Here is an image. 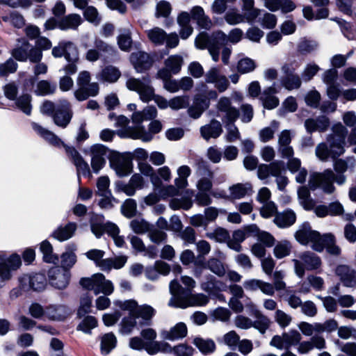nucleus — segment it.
Returning a JSON list of instances; mask_svg holds the SVG:
<instances>
[{
	"instance_id": "obj_1",
	"label": "nucleus",
	"mask_w": 356,
	"mask_h": 356,
	"mask_svg": "<svg viewBox=\"0 0 356 356\" xmlns=\"http://www.w3.org/2000/svg\"><path fill=\"white\" fill-rule=\"evenodd\" d=\"M332 134L327 138L328 145L325 143L318 144L316 148V155L321 161H325L331 159L334 160V170L326 169L323 175L327 180H335V182L341 185L346 181L343 173L347 170L348 163L345 160L338 159V157L345 152L346 138L348 130L341 123L333 125Z\"/></svg>"
},
{
	"instance_id": "obj_2",
	"label": "nucleus",
	"mask_w": 356,
	"mask_h": 356,
	"mask_svg": "<svg viewBox=\"0 0 356 356\" xmlns=\"http://www.w3.org/2000/svg\"><path fill=\"white\" fill-rule=\"evenodd\" d=\"M172 298L168 305L175 308L186 309L189 307H202L207 305L209 299L204 293L193 294L191 289H184L179 282L173 280L170 283Z\"/></svg>"
},
{
	"instance_id": "obj_3",
	"label": "nucleus",
	"mask_w": 356,
	"mask_h": 356,
	"mask_svg": "<svg viewBox=\"0 0 356 356\" xmlns=\"http://www.w3.org/2000/svg\"><path fill=\"white\" fill-rule=\"evenodd\" d=\"M148 157L147 152L143 148H136L133 153L119 152L113 154L110 159V165L120 177L128 176L133 171L134 158L145 161Z\"/></svg>"
},
{
	"instance_id": "obj_4",
	"label": "nucleus",
	"mask_w": 356,
	"mask_h": 356,
	"mask_svg": "<svg viewBox=\"0 0 356 356\" xmlns=\"http://www.w3.org/2000/svg\"><path fill=\"white\" fill-rule=\"evenodd\" d=\"M51 54L54 58L64 57L67 63L63 70L67 75L74 74L77 72V63L79 60V50L75 44L71 41L61 40L56 46L52 47Z\"/></svg>"
},
{
	"instance_id": "obj_5",
	"label": "nucleus",
	"mask_w": 356,
	"mask_h": 356,
	"mask_svg": "<svg viewBox=\"0 0 356 356\" xmlns=\"http://www.w3.org/2000/svg\"><path fill=\"white\" fill-rule=\"evenodd\" d=\"M19 286L22 291H33L41 292L45 289L47 280L43 273L24 274L18 278Z\"/></svg>"
},
{
	"instance_id": "obj_6",
	"label": "nucleus",
	"mask_w": 356,
	"mask_h": 356,
	"mask_svg": "<svg viewBox=\"0 0 356 356\" xmlns=\"http://www.w3.org/2000/svg\"><path fill=\"white\" fill-rule=\"evenodd\" d=\"M73 110L70 102L65 99H60L57 104V108L51 117L55 125L62 129L66 128L73 117Z\"/></svg>"
},
{
	"instance_id": "obj_7",
	"label": "nucleus",
	"mask_w": 356,
	"mask_h": 356,
	"mask_svg": "<svg viewBox=\"0 0 356 356\" xmlns=\"http://www.w3.org/2000/svg\"><path fill=\"white\" fill-rule=\"evenodd\" d=\"M91 167L94 173L97 174L106 164V158L111 159V156L117 153L111 152L110 149L102 144H95L90 147Z\"/></svg>"
},
{
	"instance_id": "obj_8",
	"label": "nucleus",
	"mask_w": 356,
	"mask_h": 356,
	"mask_svg": "<svg viewBox=\"0 0 356 356\" xmlns=\"http://www.w3.org/2000/svg\"><path fill=\"white\" fill-rule=\"evenodd\" d=\"M294 236L296 241L302 245H307L312 243V248L318 243H320L323 238L318 232L312 230L310 223L307 221L302 222L298 229L295 232Z\"/></svg>"
},
{
	"instance_id": "obj_9",
	"label": "nucleus",
	"mask_w": 356,
	"mask_h": 356,
	"mask_svg": "<svg viewBox=\"0 0 356 356\" xmlns=\"http://www.w3.org/2000/svg\"><path fill=\"white\" fill-rule=\"evenodd\" d=\"M129 60L134 68L138 73H143L149 70L154 62L152 56L141 51L131 53Z\"/></svg>"
},
{
	"instance_id": "obj_10",
	"label": "nucleus",
	"mask_w": 356,
	"mask_h": 356,
	"mask_svg": "<svg viewBox=\"0 0 356 356\" xmlns=\"http://www.w3.org/2000/svg\"><path fill=\"white\" fill-rule=\"evenodd\" d=\"M48 277L51 286L58 289H64L69 284L70 273L67 270L53 267L49 270Z\"/></svg>"
},
{
	"instance_id": "obj_11",
	"label": "nucleus",
	"mask_w": 356,
	"mask_h": 356,
	"mask_svg": "<svg viewBox=\"0 0 356 356\" xmlns=\"http://www.w3.org/2000/svg\"><path fill=\"white\" fill-rule=\"evenodd\" d=\"M22 265V259L17 254H12L8 258L0 261V280L5 281L11 278L12 272Z\"/></svg>"
},
{
	"instance_id": "obj_12",
	"label": "nucleus",
	"mask_w": 356,
	"mask_h": 356,
	"mask_svg": "<svg viewBox=\"0 0 356 356\" xmlns=\"http://www.w3.org/2000/svg\"><path fill=\"white\" fill-rule=\"evenodd\" d=\"M156 310L150 305L144 304L134 309L132 312L133 315L136 319L140 318L138 321V329L145 326L152 325V318L156 314Z\"/></svg>"
},
{
	"instance_id": "obj_13",
	"label": "nucleus",
	"mask_w": 356,
	"mask_h": 356,
	"mask_svg": "<svg viewBox=\"0 0 356 356\" xmlns=\"http://www.w3.org/2000/svg\"><path fill=\"white\" fill-rule=\"evenodd\" d=\"M325 248L330 254L338 256L341 254L340 248L336 245L335 236L331 233L323 234L320 243L315 244L313 247L314 250L319 252L323 251Z\"/></svg>"
},
{
	"instance_id": "obj_14",
	"label": "nucleus",
	"mask_w": 356,
	"mask_h": 356,
	"mask_svg": "<svg viewBox=\"0 0 356 356\" xmlns=\"http://www.w3.org/2000/svg\"><path fill=\"white\" fill-rule=\"evenodd\" d=\"M297 216L295 211L287 208L282 212H277L273 219L274 223L281 229H286L291 227L296 222Z\"/></svg>"
},
{
	"instance_id": "obj_15",
	"label": "nucleus",
	"mask_w": 356,
	"mask_h": 356,
	"mask_svg": "<svg viewBox=\"0 0 356 356\" xmlns=\"http://www.w3.org/2000/svg\"><path fill=\"white\" fill-rule=\"evenodd\" d=\"M201 289L211 296H217L225 290L227 286L212 275L206 276V281L200 284Z\"/></svg>"
},
{
	"instance_id": "obj_16",
	"label": "nucleus",
	"mask_w": 356,
	"mask_h": 356,
	"mask_svg": "<svg viewBox=\"0 0 356 356\" xmlns=\"http://www.w3.org/2000/svg\"><path fill=\"white\" fill-rule=\"evenodd\" d=\"M32 49L33 45L27 40H23L20 46L14 48L11 51V55L15 60L20 62L29 60L31 63H38V60L32 59Z\"/></svg>"
},
{
	"instance_id": "obj_17",
	"label": "nucleus",
	"mask_w": 356,
	"mask_h": 356,
	"mask_svg": "<svg viewBox=\"0 0 356 356\" xmlns=\"http://www.w3.org/2000/svg\"><path fill=\"white\" fill-rule=\"evenodd\" d=\"M70 314V309L65 305H50L45 309L46 316L52 321H63Z\"/></svg>"
},
{
	"instance_id": "obj_18",
	"label": "nucleus",
	"mask_w": 356,
	"mask_h": 356,
	"mask_svg": "<svg viewBox=\"0 0 356 356\" xmlns=\"http://www.w3.org/2000/svg\"><path fill=\"white\" fill-rule=\"evenodd\" d=\"M336 274L339 277L344 286L352 288L356 286V271L348 266H338L336 268Z\"/></svg>"
},
{
	"instance_id": "obj_19",
	"label": "nucleus",
	"mask_w": 356,
	"mask_h": 356,
	"mask_svg": "<svg viewBox=\"0 0 356 356\" xmlns=\"http://www.w3.org/2000/svg\"><path fill=\"white\" fill-rule=\"evenodd\" d=\"M222 132V125L219 121L213 119L210 123L200 128V134L204 139L209 140L210 138H218Z\"/></svg>"
},
{
	"instance_id": "obj_20",
	"label": "nucleus",
	"mask_w": 356,
	"mask_h": 356,
	"mask_svg": "<svg viewBox=\"0 0 356 356\" xmlns=\"http://www.w3.org/2000/svg\"><path fill=\"white\" fill-rule=\"evenodd\" d=\"M52 48V44L51 40L44 37L40 36L35 41V46H33L32 49V59L34 60L41 61L42 59V51H47Z\"/></svg>"
},
{
	"instance_id": "obj_21",
	"label": "nucleus",
	"mask_w": 356,
	"mask_h": 356,
	"mask_svg": "<svg viewBox=\"0 0 356 356\" xmlns=\"http://www.w3.org/2000/svg\"><path fill=\"white\" fill-rule=\"evenodd\" d=\"M33 129L42 138L48 141L50 144L60 147V145H64V143L62 140L58 138L54 133L52 131L42 127L41 125L36 122H33L31 124Z\"/></svg>"
},
{
	"instance_id": "obj_22",
	"label": "nucleus",
	"mask_w": 356,
	"mask_h": 356,
	"mask_svg": "<svg viewBox=\"0 0 356 356\" xmlns=\"http://www.w3.org/2000/svg\"><path fill=\"white\" fill-rule=\"evenodd\" d=\"M76 223L70 222L65 226L60 225L51 234V236L59 241H64L70 238L76 229Z\"/></svg>"
},
{
	"instance_id": "obj_23",
	"label": "nucleus",
	"mask_w": 356,
	"mask_h": 356,
	"mask_svg": "<svg viewBox=\"0 0 356 356\" xmlns=\"http://www.w3.org/2000/svg\"><path fill=\"white\" fill-rule=\"evenodd\" d=\"M193 344L203 355H211L216 349L215 341L209 338L204 339L201 337H195L193 340Z\"/></svg>"
},
{
	"instance_id": "obj_24",
	"label": "nucleus",
	"mask_w": 356,
	"mask_h": 356,
	"mask_svg": "<svg viewBox=\"0 0 356 356\" xmlns=\"http://www.w3.org/2000/svg\"><path fill=\"white\" fill-rule=\"evenodd\" d=\"M99 85L97 83H90L87 87L79 86L74 92L76 99L79 102L86 100L90 97H95L99 93Z\"/></svg>"
},
{
	"instance_id": "obj_25",
	"label": "nucleus",
	"mask_w": 356,
	"mask_h": 356,
	"mask_svg": "<svg viewBox=\"0 0 356 356\" xmlns=\"http://www.w3.org/2000/svg\"><path fill=\"white\" fill-rule=\"evenodd\" d=\"M82 23V19L78 14H69L60 18L58 29L62 31L76 30Z\"/></svg>"
},
{
	"instance_id": "obj_26",
	"label": "nucleus",
	"mask_w": 356,
	"mask_h": 356,
	"mask_svg": "<svg viewBox=\"0 0 356 356\" xmlns=\"http://www.w3.org/2000/svg\"><path fill=\"white\" fill-rule=\"evenodd\" d=\"M227 44L226 34L222 31L213 32L207 40V47L220 49Z\"/></svg>"
},
{
	"instance_id": "obj_27",
	"label": "nucleus",
	"mask_w": 356,
	"mask_h": 356,
	"mask_svg": "<svg viewBox=\"0 0 356 356\" xmlns=\"http://www.w3.org/2000/svg\"><path fill=\"white\" fill-rule=\"evenodd\" d=\"M56 89L57 84L56 82L49 80H41L37 83L33 92L37 96H48L55 93Z\"/></svg>"
},
{
	"instance_id": "obj_28",
	"label": "nucleus",
	"mask_w": 356,
	"mask_h": 356,
	"mask_svg": "<svg viewBox=\"0 0 356 356\" xmlns=\"http://www.w3.org/2000/svg\"><path fill=\"white\" fill-rule=\"evenodd\" d=\"M97 280L95 295L103 293L105 296L111 295L114 290V286L111 281L106 280L102 273H97Z\"/></svg>"
},
{
	"instance_id": "obj_29",
	"label": "nucleus",
	"mask_w": 356,
	"mask_h": 356,
	"mask_svg": "<svg viewBox=\"0 0 356 356\" xmlns=\"http://www.w3.org/2000/svg\"><path fill=\"white\" fill-rule=\"evenodd\" d=\"M150 79L148 75L144 76V82L140 86L138 93L140 99L144 102H149L155 97L154 89L150 85Z\"/></svg>"
},
{
	"instance_id": "obj_30",
	"label": "nucleus",
	"mask_w": 356,
	"mask_h": 356,
	"mask_svg": "<svg viewBox=\"0 0 356 356\" xmlns=\"http://www.w3.org/2000/svg\"><path fill=\"white\" fill-rule=\"evenodd\" d=\"M298 197L300 204L306 211H311L314 207V202L311 198L309 189L306 186H300L298 189Z\"/></svg>"
},
{
	"instance_id": "obj_31",
	"label": "nucleus",
	"mask_w": 356,
	"mask_h": 356,
	"mask_svg": "<svg viewBox=\"0 0 356 356\" xmlns=\"http://www.w3.org/2000/svg\"><path fill=\"white\" fill-rule=\"evenodd\" d=\"M40 251L42 254V259L45 263L56 264L58 257L53 253V247L50 242L44 240L40 244Z\"/></svg>"
},
{
	"instance_id": "obj_32",
	"label": "nucleus",
	"mask_w": 356,
	"mask_h": 356,
	"mask_svg": "<svg viewBox=\"0 0 356 356\" xmlns=\"http://www.w3.org/2000/svg\"><path fill=\"white\" fill-rule=\"evenodd\" d=\"M242 10L244 16L249 22H254L259 15H261V12L264 11V10L254 8V0H242Z\"/></svg>"
},
{
	"instance_id": "obj_33",
	"label": "nucleus",
	"mask_w": 356,
	"mask_h": 356,
	"mask_svg": "<svg viewBox=\"0 0 356 356\" xmlns=\"http://www.w3.org/2000/svg\"><path fill=\"white\" fill-rule=\"evenodd\" d=\"M188 330L184 323H177L168 332H166L165 338L170 341H175L184 338L187 335Z\"/></svg>"
},
{
	"instance_id": "obj_34",
	"label": "nucleus",
	"mask_w": 356,
	"mask_h": 356,
	"mask_svg": "<svg viewBox=\"0 0 356 356\" xmlns=\"http://www.w3.org/2000/svg\"><path fill=\"white\" fill-rule=\"evenodd\" d=\"M191 19L195 21L202 28L207 29L211 21L204 14V11L201 6H195L192 8L190 12Z\"/></svg>"
},
{
	"instance_id": "obj_35",
	"label": "nucleus",
	"mask_w": 356,
	"mask_h": 356,
	"mask_svg": "<svg viewBox=\"0 0 356 356\" xmlns=\"http://www.w3.org/2000/svg\"><path fill=\"white\" fill-rule=\"evenodd\" d=\"M117 339L113 332H108L101 337L100 349L104 355H108L115 348Z\"/></svg>"
},
{
	"instance_id": "obj_36",
	"label": "nucleus",
	"mask_w": 356,
	"mask_h": 356,
	"mask_svg": "<svg viewBox=\"0 0 356 356\" xmlns=\"http://www.w3.org/2000/svg\"><path fill=\"white\" fill-rule=\"evenodd\" d=\"M120 32L117 37L118 45L122 51L129 52L131 51L133 43L131 33L127 29H120Z\"/></svg>"
},
{
	"instance_id": "obj_37",
	"label": "nucleus",
	"mask_w": 356,
	"mask_h": 356,
	"mask_svg": "<svg viewBox=\"0 0 356 356\" xmlns=\"http://www.w3.org/2000/svg\"><path fill=\"white\" fill-rule=\"evenodd\" d=\"M104 218L102 215L92 214L90 219L91 232L95 236L99 238L104 234L105 224Z\"/></svg>"
},
{
	"instance_id": "obj_38",
	"label": "nucleus",
	"mask_w": 356,
	"mask_h": 356,
	"mask_svg": "<svg viewBox=\"0 0 356 356\" xmlns=\"http://www.w3.org/2000/svg\"><path fill=\"white\" fill-rule=\"evenodd\" d=\"M15 101V104L16 107L25 113L27 115H30L31 114L32 111V105L31 101L32 97L28 93H23L22 95L17 97Z\"/></svg>"
},
{
	"instance_id": "obj_39",
	"label": "nucleus",
	"mask_w": 356,
	"mask_h": 356,
	"mask_svg": "<svg viewBox=\"0 0 356 356\" xmlns=\"http://www.w3.org/2000/svg\"><path fill=\"white\" fill-rule=\"evenodd\" d=\"M300 258L307 266V270L318 269L321 265L320 257L312 252H305L300 256Z\"/></svg>"
},
{
	"instance_id": "obj_40",
	"label": "nucleus",
	"mask_w": 356,
	"mask_h": 356,
	"mask_svg": "<svg viewBox=\"0 0 356 356\" xmlns=\"http://www.w3.org/2000/svg\"><path fill=\"white\" fill-rule=\"evenodd\" d=\"M254 316L256 320L252 321V327L257 329L261 334H265L270 327V319L257 310L255 312Z\"/></svg>"
},
{
	"instance_id": "obj_41",
	"label": "nucleus",
	"mask_w": 356,
	"mask_h": 356,
	"mask_svg": "<svg viewBox=\"0 0 356 356\" xmlns=\"http://www.w3.org/2000/svg\"><path fill=\"white\" fill-rule=\"evenodd\" d=\"M302 78L298 74L282 76L280 79L281 85L288 90L298 89L302 84Z\"/></svg>"
},
{
	"instance_id": "obj_42",
	"label": "nucleus",
	"mask_w": 356,
	"mask_h": 356,
	"mask_svg": "<svg viewBox=\"0 0 356 356\" xmlns=\"http://www.w3.org/2000/svg\"><path fill=\"white\" fill-rule=\"evenodd\" d=\"M121 76L120 71L115 67L108 65L105 67L101 72L100 76L103 81L115 83Z\"/></svg>"
},
{
	"instance_id": "obj_43",
	"label": "nucleus",
	"mask_w": 356,
	"mask_h": 356,
	"mask_svg": "<svg viewBox=\"0 0 356 356\" xmlns=\"http://www.w3.org/2000/svg\"><path fill=\"white\" fill-rule=\"evenodd\" d=\"M196 173L200 177H213V172L211 169L210 164L202 157H197L195 159Z\"/></svg>"
},
{
	"instance_id": "obj_44",
	"label": "nucleus",
	"mask_w": 356,
	"mask_h": 356,
	"mask_svg": "<svg viewBox=\"0 0 356 356\" xmlns=\"http://www.w3.org/2000/svg\"><path fill=\"white\" fill-rule=\"evenodd\" d=\"M184 60L180 55H171L164 60V65L167 67L173 74H177L181 69Z\"/></svg>"
},
{
	"instance_id": "obj_45",
	"label": "nucleus",
	"mask_w": 356,
	"mask_h": 356,
	"mask_svg": "<svg viewBox=\"0 0 356 356\" xmlns=\"http://www.w3.org/2000/svg\"><path fill=\"white\" fill-rule=\"evenodd\" d=\"M136 320V318L133 314L124 316L120 323V332L122 334H130L135 327H138V321Z\"/></svg>"
},
{
	"instance_id": "obj_46",
	"label": "nucleus",
	"mask_w": 356,
	"mask_h": 356,
	"mask_svg": "<svg viewBox=\"0 0 356 356\" xmlns=\"http://www.w3.org/2000/svg\"><path fill=\"white\" fill-rule=\"evenodd\" d=\"M149 40L155 45H162L166 39V32L161 28L154 27L147 32Z\"/></svg>"
},
{
	"instance_id": "obj_47",
	"label": "nucleus",
	"mask_w": 356,
	"mask_h": 356,
	"mask_svg": "<svg viewBox=\"0 0 356 356\" xmlns=\"http://www.w3.org/2000/svg\"><path fill=\"white\" fill-rule=\"evenodd\" d=\"M97 326V320L93 316H86L79 323L76 330L81 331L86 334H90L92 330Z\"/></svg>"
},
{
	"instance_id": "obj_48",
	"label": "nucleus",
	"mask_w": 356,
	"mask_h": 356,
	"mask_svg": "<svg viewBox=\"0 0 356 356\" xmlns=\"http://www.w3.org/2000/svg\"><path fill=\"white\" fill-rule=\"evenodd\" d=\"M171 346L167 342H149L146 344L145 350L148 354L153 355L159 352L168 353L170 352Z\"/></svg>"
},
{
	"instance_id": "obj_49",
	"label": "nucleus",
	"mask_w": 356,
	"mask_h": 356,
	"mask_svg": "<svg viewBox=\"0 0 356 356\" xmlns=\"http://www.w3.org/2000/svg\"><path fill=\"white\" fill-rule=\"evenodd\" d=\"M330 19L337 22L340 28L341 33L346 38H347L348 40H352L354 38V29L353 24L350 22H348L345 19L338 17L331 18Z\"/></svg>"
},
{
	"instance_id": "obj_50",
	"label": "nucleus",
	"mask_w": 356,
	"mask_h": 356,
	"mask_svg": "<svg viewBox=\"0 0 356 356\" xmlns=\"http://www.w3.org/2000/svg\"><path fill=\"white\" fill-rule=\"evenodd\" d=\"M95 47L99 52L101 56L106 57L113 56L116 54V49L107 44L104 41L100 39H96L94 42Z\"/></svg>"
},
{
	"instance_id": "obj_51",
	"label": "nucleus",
	"mask_w": 356,
	"mask_h": 356,
	"mask_svg": "<svg viewBox=\"0 0 356 356\" xmlns=\"http://www.w3.org/2000/svg\"><path fill=\"white\" fill-rule=\"evenodd\" d=\"M257 67L255 61L249 58L244 57L241 58L237 63V70L241 74H248L253 72Z\"/></svg>"
},
{
	"instance_id": "obj_52",
	"label": "nucleus",
	"mask_w": 356,
	"mask_h": 356,
	"mask_svg": "<svg viewBox=\"0 0 356 356\" xmlns=\"http://www.w3.org/2000/svg\"><path fill=\"white\" fill-rule=\"evenodd\" d=\"M286 350H290L292 346L300 343L302 337L300 333L296 330H290L288 332H283Z\"/></svg>"
},
{
	"instance_id": "obj_53",
	"label": "nucleus",
	"mask_w": 356,
	"mask_h": 356,
	"mask_svg": "<svg viewBox=\"0 0 356 356\" xmlns=\"http://www.w3.org/2000/svg\"><path fill=\"white\" fill-rule=\"evenodd\" d=\"M207 236L220 243L227 242L230 238L229 232L220 227L216 228L212 232L207 233Z\"/></svg>"
},
{
	"instance_id": "obj_54",
	"label": "nucleus",
	"mask_w": 356,
	"mask_h": 356,
	"mask_svg": "<svg viewBox=\"0 0 356 356\" xmlns=\"http://www.w3.org/2000/svg\"><path fill=\"white\" fill-rule=\"evenodd\" d=\"M202 265L204 268L209 269L219 277H222L225 274L224 266L218 259H209L207 263H202Z\"/></svg>"
},
{
	"instance_id": "obj_55",
	"label": "nucleus",
	"mask_w": 356,
	"mask_h": 356,
	"mask_svg": "<svg viewBox=\"0 0 356 356\" xmlns=\"http://www.w3.org/2000/svg\"><path fill=\"white\" fill-rule=\"evenodd\" d=\"M153 224L149 223L145 219H134L130 222V227L136 234L148 233Z\"/></svg>"
},
{
	"instance_id": "obj_56",
	"label": "nucleus",
	"mask_w": 356,
	"mask_h": 356,
	"mask_svg": "<svg viewBox=\"0 0 356 356\" xmlns=\"http://www.w3.org/2000/svg\"><path fill=\"white\" fill-rule=\"evenodd\" d=\"M317 46L316 41L303 38L298 42L297 51L301 55H307L314 51Z\"/></svg>"
},
{
	"instance_id": "obj_57",
	"label": "nucleus",
	"mask_w": 356,
	"mask_h": 356,
	"mask_svg": "<svg viewBox=\"0 0 356 356\" xmlns=\"http://www.w3.org/2000/svg\"><path fill=\"white\" fill-rule=\"evenodd\" d=\"M291 245L288 241L277 243L273 250L274 255L277 259H282L290 254Z\"/></svg>"
},
{
	"instance_id": "obj_58",
	"label": "nucleus",
	"mask_w": 356,
	"mask_h": 356,
	"mask_svg": "<svg viewBox=\"0 0 356 356\" xmlns=\"http://www.w3.org/2000/svg\"><path fill=\"white\" fill-rule=\"evenodd\" d=\"M195 352V350L191 346L186 343H179L174 347L171 346L170 352L175 356H192Z\"/></svg>"
},
{
	"instance_id": "obj_59",
	"label": "nucleus",
	"mask_w": 356,
	"mask_h": 356,
	"mask_svg": "<svg viewBox=\"0 0 356 356\" xmlns=\"http://www.w3.org/2000/svg\"><path fill=\"white\" fill-rule=\"evenodd\" d=\"M148 236L150 241L156 244H160L165 243L167 239V234L164 231L160 230L156 227L154 225H152L150 229L148 232Z\"/></svg>"
},
{
	"instance_id": "obj_60",
	"label": "nucleus",
	"mask_w": 356,
	"mask_h": 356,
	"mask_svg": "<svg viewBox=\"0 0 356 356\" xmlns=\"http://www.w3.org/2000/svg\"><path fill=\"white\" fill-rule=\"evenodd\" d=\"M137 204L134 199H127L121 206L122 213L128 218H131L136 214Z\"/></svg>"
},
{
	"instance_id": "obj_61",
	"label": "nucleus",
	"mask_w": 356,
	"mask_h": 356,
	"mask_svg": "<svg viewBox=\"0 0 356 356\" xmlns=\"http://www.w3.org/2000/svg\"><path fill=\"white\" fill-rule=\"evenodd\" d=\"M83 10V15L84 18L95 25H98L101 22V17L99 15L97 8L92 6H86Z\"/></svg>"
},
{
	"instance_id": "obj_62",
	"label": "nucleus",
	"mask_w": 356,
	"mask_h": 356,
	"mask_svg": "<svg viewBox=\"0 0 356 356\" xmlns=\"http://www.w3.org/2000/svg\"><path fill=\"white\" fill-rule=\"evenodd\" d=\"M264 15L262 17L260 15L257 17L259 22L261 24L264 29H272L275 27L277 24V17L275 15L262 11Z\"/></svg>"
},
{
	"instance_id": "obj_63",
	"label": "nucleus",
	"mask_w": 356,
	"mask_h": 356,
	"mask_svg": "<svg viewBox=\"0 0 356 356\" xmlns=\"http://www.w3.org/2000/svg\"><path fill=\"white\" fill-rule=\"evenodd\" d=\"M110 180L107 176H102L97 181V191L96 195L99 196L111 195V191L109 190Z\"/></svg>"
},
{
	"instance_id": "obj_64",
	"label": "nucleus",
	"mask_w": 356,
	"mask_h": 356,
	"mask_svg": "<svg viewBox=\"0 0 356 356\" xmlns=\"http://www.w3.org/2000/svg\"><path fill=\"white\" fill-rule=\"evenodd\" d=\"M17 67L18 65L13 58H8L6 62L0 64V76H6L15 72Z\"/></svg>"
}]
</instances>
